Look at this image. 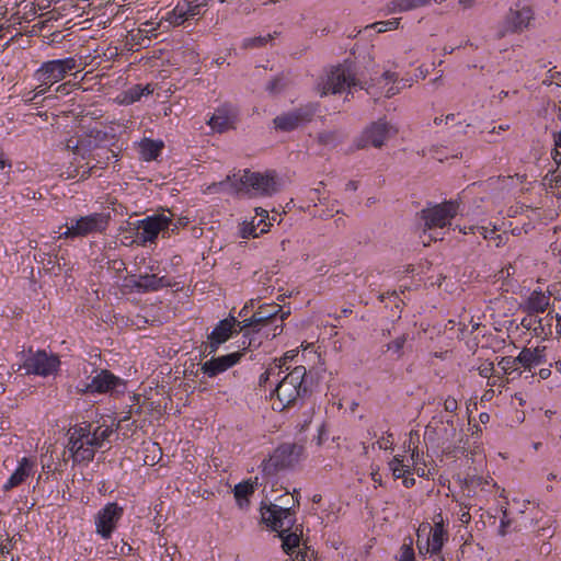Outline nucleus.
Returning a JSON list of instances; mask_svg holds the SVG:
<instances>
[{"label": "nucleus", "instance_id": "9", "mask_svg": "<svg viewBox=\"0 0 561 561\" xmlns=\"http://www.w3.org/2000/svg\"><path fill=\"white\" fill-rule=\"evenodd\" d=\"M171 227V211L148 216L137 222V229L140 231L138 238L142 243L154 242L161 232L163 237H169Z\"/></svg>", "mask_w": 561, "mask_h": 561}, {"label": "nucleus", "instance_id": "33", "mask_svg": "<svg viewBox=\"0 0 561 561\" xmlns=\"http://www.w3.org/2000/svg\"><path fill=\"white\" fill-rule=\"evenodd\" d=\"M159 25H160V23L153 22L151 20L140 23V25L137 30V33L131 34L133 39H135V38H138V41L142 39V38L150 39L152 36H157L156 31Z\"/></svg>", "mask_w": 561, "mask_h": 561}, {"label": "nucleus", "instance_id": "43", "mask_svg": "<svg viewBox=\"0 0 561 561\" xmlns=\"http://www.w3.org/2000/svg\"><path fill=\"white\" fill-rule=\"evenodd\" d=\"M190 219L187 217H179L176 220L173 219V214L171 213V227L169 229V233H175L180 228H184L188 225Z\"/></svg>", "mask_w": 561, "mask_h": 561}, {"label": "nucleus", "instance_id": "63", "mask_svg": "<svg viewBox=\"0 0 561 561\" xmlns=\"http://www.w3.org/2000/svg\"><path fill=\"white\" fill-rule=\"evenodd\" d=\"M479 420L481 423L486 424L490 421V414H488L485 412L480 413Z\"/></svg>", "mask_w": 561, "mask_h": 561}, {"label": "nucleus", "instance_id": "20", "mask_svg": "<svg viewBox=\"0 0 561 561\" xmlns=\"http://www.w3.org/2000/svg\"><path fill=\"white\" fill-rule=\"evenodd\" d=\"M516 360L525 370L531 371L534 367L546 363V346L525 347L516 357Z\"/></svg>", "mask_w": 561, "mask_h": 561}, {"label": "nucleus", "instance_id": "62", "mask_svg": "<svg viewBox=\"0 0 561 561\" xmlns=\"http://www.w3.org/2000/svg\"><path fill=\"white\" fill-rule=\"evenodd\" d=\"M459 4L463 8V9H469V8H472L473 4H474V0H459Z\"/></svg>", "mask_w": 561, "mask_h": 561}, {"label": "nucleus", "instance_id": "32", "mask_svg": "<svg viewBox=\"0 0 561 561\" xmlns=\"http://www.w3.org/2000/svg\"><path fill=\"white\" fill-rule=\"evenodd\" d=\"M240 332H243V337L248 339V342L247 341H243L242 342V345H243V348H242V353L244 354V351L249 350V351H252V350H256L259 348L262 343H263V335L261 334L262 331L260 333L257 332H254L251 328H248L245 330H240Z\"/></svg>", "mask_w": 561, "mask_h": 561}, {"label": "nucleus", "instance_id": "25", "mask_svg": "<svg viewBox=\"0 0 561 561\" xmlns=\"http://www.w3.org/2000/svg\"><path fill=\"white\" fill-rule=\"evenodd\" d=\"M115 157H117V154L113 150L101 148L95 154H93L92 160L95 161V163L91 164L87 170H83L80 174V179L84 180L94 174L96 170L104 169L108 160Z\"/></svg>", "mask_w": 561, "mask_h": 561}, {"label": "nucleus", "instance_id": "17", "mask_svg": "<svg viewBox=\"0 0 561 561\" xmlns=\"http://www.w3.org/2000/svg\"><path fill=\"white\" fill-rule=\"evenodd\" d=\"M553 322H556L557 332L561 333V316L548 312L546 317H525L522 320V325L528 330H533L536 336H549L552 334Z\"/></svg>", "mask_w": 561, "mask_h": 561}, {"label": "nucleus", "instance_id": "10", "mask_svg": "<svg viewBox=\"0 0 561 561\" xmlns=\"http://www.w3.org/2000/svg\"><path fill=\"white\" fill-rule=\"evenodd\" d=\"M459 205L449 201L434 205L421 211V218L424 220L425 230L434 228H444L450 225L451 219L457 215Z\"/></svg>", "mask_w": 561, "mask_h": 561}, {"label": "nucleus", "instance_id": "23", "mask_svg": "<svg viewBox=\"0 0 561 561\" xmlns=\"http://www.w3.org/2000/svg\"><path fill=\"white\" fill-rule=\"evenodd\" d=\"M34 467V462L28 458L24 457L19 462V467L8 479L7 483L3 485V491L9 492L12 489L21 485L32 473Z\"/></svg>", "mask_w": 561, "mask_h": 561}, {"label": "nucleus", "instance_id": "19", "mask_svg": "<svg viewBox=\"0 0 561 561\" xmlns=\"http://www.w3.org/2000/svg\"><path fill=\"white\" fill-rule=\"evenodd\" d=\"M119 382V378L114 376L108 370H101L96 376H94L90 383L85 386L84 389H81L84 393H104L112 389H114Z\"/></svg>", "mask_w": 561, "mask_h": 561}, {"label": "nucleus", "instance_id": "29", "mask_svg": "<svg viewBox=\"0 0 561 561\" xmlns=\"http://www.w3.org/2000/svg\"><path fill=\"white\" fill-rule=\"evenodd\" d=\"M232 117L226 108H218L208 121V125L216 131L222 133L232 127Z\"/></svg>", "mask_w": 561, "mask_h": 561}, {"label": "nucleus", "instance_id": "55", "mask_svg": "<svg viewBox=\"0 0 561 561\" xmlns=\"http://www.w3.org/2000/svg\"><path fill=\"white\" fill-rule=\"evenodd\" d=\"M553 530L551 529V526H543L538 529V536L541 537H552Z\"/></svg>", "mask_w": 561, "mask_h": 561}, {"label": "nucleus", "instance_id": "15", "mask_svg": "<svg viewBox=\"0 0 561 561\" xmlns=\"http://www.w3.org/2000/svg\"><path fill=\"white\" fill-rule=\"evenodd\" d=\"M58 365L59 359L56 356L38 351L26 358L23 367L26 369V374L49 376L57 370Z\"/></svg>", "mask_w": 561, "mask_h": 561}, {"label": "nucleus", "instance_id": "5", "mask_svg": "<svg viewBox=\"0 0 561 561\" xmlns=\"http://www.w3.org/2000/svg\"><path fill=\"white\" fill-rule=\"evenodd\" d=\"M91 424L83 423L69 431L68 449L75 462L93 460L98 446L91 439Z\"/></svg>", "mask_w": 561, "mask_h": 561}, {"label": "nucleus", "instance_id": "27", "mask_svg": "<svg viewBox=\"0 0 561 561\" xmlns=\"http://www.w3.org/2000/svg\"><path fill=\"white\" fill-rule=\"evenodd\" d=\"M207 2L208 0H183L176 4L178 15L193 19L202 13Z\"/></svg>", "mask_w": 561, "mask_h": 561}, {"label": "nucleus", "instance_id": "4", "mask_svg": "<svg viewBox=\"0 0 561 561\" xmlns=\"http://www.w3.org/2000/svg\"><path fill=\"white\" fill-rule=\"evenodd\" d=\"M288 316L289 311H283L277 304L261 305L249 319H243L240 322L243 323L240 330L251 328L254 332L260 333L264 328L273 325L272 334H265V339L272 340L283 332V322Z\"/></svg>", "mask_w": 561, "mask_h": 561}, {"label": "nucleus", "instance_id": "48", "mask_svg": "<svg viewBox=\"0 0 561 561\" xmlns=\"http://www.w3.org/2000/svg\"><path fill=\"white\" fill-rule=\"evenodd\" d=\"M511 524H512V520L508 518L507 511L505 510V511H503V517L501 519L499 534L501 536H505L507 534V529L511 526Z\"/></svg>", "mask_w": 561, "mask_h": 561}, {"label": "nucleus", "instance_id": "57", "mask_svg": "<svg viewBox=\"0 0 561 561\" xmlns=\"http://www.w3.org/2000/svg\"><path fill=\"white\" fill-rule=\"evenodd\" d=\"M411 459L413 460L414 466H417L419 462L421 461V455H420L417 447H414L412 449Z\"/></svg>", "mask_w": 561, "mask_h": 561}, {"label": "nucleus", "instance_id": "44", "mask_svg": "<svg viewBox=\"0 0 561 561\" xmlns=\"http://www.w3.org/2000/svg\"><path fill=\"white\" fill-rule=\"evenodd\" d=\"M275 370H278L277 376L282 373V364H275L271 366L264 374L261 375L259 383L260 386H265L270 379V376L275 375Z\"/></svg>", "mask_w": 561, "mask_h": 561}, {"label": "nucleus", "instance_id": "31", "mask_svg": "<svg viewBox=\"0 0 561 561\" xmlns=\"http://www.w3.org/2000/svg\"><path fill=\"white\" fill-rule=\"evenodd\" d=\"M344 139V134L339 130H323L318 134L317 140L320 145L334 148Z\"/></svg>", "mask_w": 561, "mask_h": 561}, {"label": "nucleus", "instance_id": "59", "mask_svg": "<svg viewBox=\"0 0 561 561\" xmlns=\"http://www.w3.org/2000/svg\"><path fill=\"white\" fill-rule=\"evenodd\" d=\"M402 482H403V485L409 489V488H412L415 484V479L412 478V477H405L404 476Z\"/></svg>", "mask_w": 561, "mask_h": 561}, {"label": "nucleus", "instance_id": "37", "mask_svg": "<svg viewBox=\"0 0 561 561\" xmlns=\"http://www.w3.org/2000/svg\"><path fill=\"white\" fill-rule=\"evenodd\" d=\"M162 147H163L162 142H156L153 140L145 141L142 145V153H144L145 159L146 160L156 159L159 156Z\"/></svg>", "mask_w": 561, "mask_h": 561}, {"label": "nucleus", "instance_id": "47", "mask_svg": "<svg viewBox=\"0 0 561 561\" xmlns=\"http://www.w3.org/2000/svg\"><path fill=\"white\" fill-rule=\"evenodd\" d=\"M414 559L413 549L408 545H403L400 549V558L398 561H414Z\"/></svg>", "mask_w": 561, "mask_h": 561}, {"label": "nucleus", "instance_id": "52", "mask_svg": "<svg viewBox=\"0 0 561 561\" xmlns=\"http://www.w3.org/2000/svg\"><path fill=\"white\" fill-rule=\"evenodd\" d=\"M444 409L447 412H456L458 409V402L455 398L448 397L444 401Z\"/></svg>", "mask_w": 561, "mask_h": 561}, {"label": "nucleus", "instance_id": "34", "mask_svg": "<svg viewBox=\"0 0 561 561\" xmlns=\"http://www.w3.org/2000/svg\"><path fill=\"white\" fill-rule=\"evenodd\" d=\"M113 434V430L110 426H98L91 431V439L94 442V446L101 448L105 440Z\"/></svg>", "mask_w": 561, "mask_h": 561}, {"label": "nucleus", "instance_id": "36", "mask_svg": "<svg viewBox=\"0 0 561 561\" xmlns=\"http://www.w3.org/2000/svg\"><path fill=\"white\" fill-rule=\"evenodd\" d=\"M389 468L396 479L404 478L407 473H410L409 466L404 463L400 456L393 457V459L389 462Z\"/></svg>", "mask_w": 561, "mask_h": 561}, {"label": "nucleus", "instance_id": "53", "mask_svg": "<svg viewBox=\"0 0 561 561\" xmlns=\"http://www.w3.org/2000/svg\"><path fill=\"white\" fill-rule=\"evenodd\" d=\"M392 439L391 435H388L387 437H382L381 439L377 440V445L380 449H390L392 447Z\"/></svg>", "mask_w": 561, "mask_h": 561}, {"label": "nucleus", "instance_id": "6", "mask_svg": "<svg viewBox=\"0 0 561 561\" xmlns=\"http://www.w3.org/2000/svg\"><path fill=\"white\" fill-rule=\"evenodd\" d=\"M304 447L286 443L278 446L268 459H264L261 467L265 476H274L278 471L295 466L302 454Z\"/></svg>", "mask_w": 561, "mask_h": 561}, {"label": "nucleus", "instance_id": "24", "mask_svg": "<svg viewBox=\"0 0 561 561\" xmlns=\"http://www.w3.org/2000/svg\"><path fill=\"white\" fill-rule=\"evenodd\" d=\"M445 536L446 531L444 529L443 522H436L434 527L431 529V534L427 539V551L431 552L432 556L436 557L439 561H443L439 552L443 548Z\"/></svg>", "mask_w": 561, "mask_h": 561}, {"label": "nucleus", "instance_id": "1", "mask_svg": "<svg viewBox=\"0 0 561 561\" xmlns=\"http://www.w3.org/2000/svg\"><path fill=\"white\" fill-rule=\"evenodd\" d=\"M294 504L290 507H282L276 504H268L261 507L263 522L273 530L279 534L282 538V547L286 553H290L295 548L299 547L300 536L302 534L301 525L291 528L296 522V511L300 504V493L297 489L291 492Z\"/></svg>", "mask_w": 561, "mask_h": 561}, {"label": "nucleus", "instance_id": "38", "mask_svg": "<svg viewBox=\"0 0 561 561\" xmlns=\"http://www.w3.org/2000/svg\"><path fill=\"white\" fill-rule=\"evenodd\" d=\"M254 485L250 482H242L236 485L234 488V496L240 505H242V500L248 502V496L253 494Z\"/></svg>", "mask_w": 561, "mask_h": 561}, {"label": "nucleus", "instance_id": "8", "mask_svg": "<svg viewBox=\"0 0 561 561\" xmlns=\"http://www.w3.org/2000/svg\"><path fill=\"white\" fill-rule=\"evenodd\" d=\"M318 112V104L308 103L295 110L283 113L273 119L275 129L280 131H291L310 123Z\"/></svg>", "mask_w": 561, "mask_h": 561}, {"label": "nucleus", "instance_id": "42", "mask_svg": "<svg viewBox=\"0 0 561 561\" xmlns=\"http://www.w3.org/2000/svg\"><path fill=\"white\" fill-rule=\"evenodd\" d=\"M407 342L405 335H400L387 345L388 351H392L397 357L402 355V348Z\"/></svg>", "mask_w": 561, "mask_h": 561}, {"label": "nucleus", "instance_id": "18", "mask_svg": "<svg viewBox=\"0 0 561 561\" xmlns=\"http://www.w3.org/2000/svg\"><path fill=\"white\" fill-rule=\"evenodd\" d=\"M242 356V352H234L224 356L213 357L205 362L201 369L205 375L213 378L236 365Z\"/></svg>", "mask_w": 561, "mask_h": 561}, {"label": "nucleus", "instance_id": "41", "mask_svg": "<svg viewBox=\"0 0 561 561\" xmlns=\"http://www.w3.org/2000/svg\"><path fill=\"white\" fill-rule=\"evenodd\" d=\"M400 25V19H391L387 21H380L376 22L368 27H377L379 33L389 31V30H397Z\"/></svg>", "mask_w": 561, "mask_h": 561}, {"label": "nucleus", "instance_id": "16", "mask_svg": "<svg viewBox=\"0 0 561 561\" xmlns=\"http://www.w3.org/2000/svg\"><path fill=\"white\" fill-rule=\"evenodd\" d=\"M122 514L123 508L116 503L106 504L95 517L96 533L103 538H110Z\"/></svg>", "mask_w": 561, "mask_h": 561}, {"label": "nucleus", "instance_id": "49", "mask_svg": "<svg viewBox=\"0 0 561 561\" xmlns=\"http://www.w3.org/2000/svg\"><path fill=\"white\" fill-rule=\"evenodd\" d=\"M469 511H470V507L468 505H463V504L460 505L459 520L465 525L469 524L471 520V515H470Z\"/></svg>", "mask_w": 561, "mask_h": 561}, {"label": "nucleus", "instance_id": "2", "mask_svg": "<svg viewBox=\"0 0 561 561\" xmlns=\"http://www.w3.org/2000/svg\"><path fill=\"white\" fill-rule=\"evenodd\" d=\"M307 375L306 367L296 366L285 377H283L274 390L273 409L283 411L295 407L308 393V387L305 381Z\"/></svg>", "mask_w": 561, "mask_h": 561}, {"label": "nucleus", "instance_id": "64", "mask_svg": "<svg viewBox=\"0 0 561 561\" xmlns=\"http://www.w3.org/2000/svg\"><path fill=\"white\" fill-rule=\"evenodd\" d=\"M371 479L375 483H377L378 485H381V476L378 472H373Z\"/></svg>", "mask_w": 561, "mask_h": 561}, {"label": "nucleus", "instance_id": "50", "mask_svg": "<svg viewBox=\"0 0 561 561\" xmlns=\"http://www.w3.org/2000/svg\"><path fill=\"white\" fill-rule=\"evenodd\" d=\"M556 150L553 159L560 165L561 163V131L554 137Z\"/></svg>", "mask_w": 561, "mask_h": 561}, {"label": "nucleus", "instance_id": "28", "mask_svg": "<svg viewBox=\"0 0 561 561\" xmlns=\"http://www.w3.org/2000/svg\"><path fill=\"white\" fill-rule=\"evenodd\" d=\"M431 0H392L386 5L388 14L396 12L411 11L421 7L428 5Z\"/></svg>", "mask_w": 561, "mask_h": 561}, {"label": "nucleus", "instance_id": "58", "mask_svg": "<svg viewBox=\"0 0 561 561\" xmlns=\"http://www.w3.org/2000/svg\"><path fill=\"white\" fill-rule=\"evenodd\" d=\"M445 124H460V122L458 121V114H448L447 116H445Z\"/></svg>", "mask_w": 561, "mask_h": 561}, {"label": "nucleus", "instance_id": "11", "mask_svg": "<svg viewBox=\"0 0 561 561\" xmlns=\"http://www.w3.org/2000/svg\"><path fill=\"white\" fill-rule=\"evenodd\" d=\"M240 322L233 316L221 320L208 335V341L202 345L203 354L215 353L222 343L229 340L233 332H240L239 329L243 324Z\"/></svg>", "mask_w": 561, "mask_h": 561}, {"label": "nucleus", "instance_id": "14", "mask_svg": "<svg viewBox=\"0 0 561 561\" xmlns=\"http://www.w3.org/2000/svg\"><path fill=\"white\" fill-rule=\"evenodd\" d=\"M357 80L354 75L342 66L335 67L329 75L325 82L322 85L320 94L327 95L329 93H340L345 87H356Z\"/></svg>", "mask_w": 561, "mask_h": 561}, {"label": "nucleus", "instance_id": "3", "mask_svg": "<svg viewBox=\"0 0 561 561\" xmlns=\"http://www.w3.org/2000/svg\"><path fill=\"white\" fill-rule=\"evenodd\" d=\"M84 66L76 57L45 61L34 72V79L39 83L36 94H44L55 83L61 81L71 71H82Z\"/></svg>", "mask_w": 561, "mask_h": 561}, {"label": "nucleus", "instance_id": "12", "mask_svg": "<svg viewBox=\"0 0 561 561\" xmlns=\"http://www.w3.org/2000/svg\"><path fill=\"white\" fill-rule=\"evenodd\" d=\"M397 133L398 130L392 125L383 119H379L365 128L358 139L357 147L365 148L371 145L375 148H381L383 144Z\"/></svg>", "mask_w": 561, "mask_h": 561}, {"label": "nucleus", "instance_id": "60", "mask_svg": "<svg viewBox=\"0 0 561 561\" xmlns=\"http://www.w3.org/2000/svg\"><path fill=\"white\" fill-rule=\"evenodd\" d=\"M550 375H551V369H550V368H548V367H547V368H541V369L539 370V377H540L541 379H543V380H545V379H548V378L550 377Z\"/></svg>", "mask_w": 561, "mask_h": 561}, {"label": "nucleus", "instance_id": "22", "mask_svg": "<svg viewBox=\"0 0 561 561\" xmlns=\"http://www.w3.org/2000/svg\"><path fill=\"white\" fill-rule=\"evenodd\" d=\"M533 19V11L528 7L520 10L511 9L506 15L507 30L511 32H522L526 28Z\"/></svg>", "mask_w": 561, "mask_h": 561}, {"label": "nucleus", "instance_id": "7", "mask_svg": "<svg viewBox=\"0 0 561 561\" xmlns=\"http://www.w3.org/2000/svg\"><path fill=\"white\" fill-rule=\"evenodd\" d=\"M110 216L103 213H93L72 219L70 225H66V230L60 233V238H81L88 234L103 232L108 226Z\"/></svg>", "mask_w": 561, "mask_h": 561}, {"label": "nucleus", "instance_id": "56", "mask_svg": "<svg viewBox=\"0 0 561 561\" xmlns=\"http://www.w3.org/2000/svg\"><path fill=\"white\" fill-rule=\"evenodd\" d=\"M9 1L0 0V21L5 18L8 13Z\"/></svg>", "mask_w": 561, "mask_h": 561}, {"label": "nucleus", "instance_id": "39", "mask_svg": "<svg viewBox=\"0 0 561 561\" xmlns=\"http://www.w3.org/2000/svg\"><path fill=\"white\" fill-rule=\"evenodd\" d=\"M497 365L504 374L512 375L518 370L519 363L516 360V357L506 356L502 357Z\"/></svg>", "mask_w": 561, "mask_h": 561}, {"label": "nucleus", "instance_id": "61", "mask_svg": "<svg viewBox=\"0 0 561 561\" xmlns=\"http://www.w3.org/2000/svg\"><path fill=\"white\" fill-rule=\"evenodd\" d=\"M307 558H308L307 552L298 551L293 561H308Z\"/></svg>", "mask_w": 561, "mask_h": 561}, {"label": "nucleus", "instance_id": "13", "mask_svg": "<svg viewBox=\"0 0 561 561\" xmlns=\"http://www.w3.org/2000/svg\"><path fill=\"white\" fill-rule=\"evenodd\" d=\"M239 182L241 185V187L238 188L239 191L243 188H252L256 194L266 196H270L277 191L276 179L270 173L262 174L260 172L244 170L239 176Z\"/></svg>", "mask_w": 561, "mask_h": 561}, {"label": "nucleus", "instance_id": "26", "mask_svg": "<svg viewBox=\"0 0 561 561\" xmlns=\"http://www.w3.org/2000/svg\"><path fill=\"white\" fill-rule=\"evenodd\" d=\"M256 214L261 216V219L257 221V224H254V221L243 224L241 229L242 238H256L267 231L268 224L265 221V218L268 217L267 211L265 209L257 208Z\"/></svg>", "mask_w": 561, "mask_h": 561}, {"label": "nucleus", "instance_id": "40", "mask_svg": "<svg viewBox=\"0 0 561 561\" xmlns=\"http://www.w3.org/2000/svg\"><path fill=\"white\" fill-rule=\"evenodd\" d=\"M273 39L272 34H267L266 36H255L244 39L243 47L244 48H256L264 46L266 43Z\"/></svg>", "mask_w": 561, "mask_h": 561}, {"label": "nucleus", "instance_id": "54", "mask_svg": "<svg viewBox=\"0 0 561 561\" xmlns=\"http://www.w3.org/2000/svg\"><path fill=\"white\" fill-rule=\"evenodd\" d=\"M490 233H491L490 237L484 236V238H486V239L490 238V239L494 240L495 247H500L503 243L505 237L502 234L495 233L494 230H492Z\"/></svg>", "mask_w": 561, "mask_h": 561}, {"label": "nucleus", "instance_id": "46", "mask_svg": "<svg viewBox=\"0 0 561 561\" xmlns=\"http://www.w3.org/2000/svg\"><path fill=\"white\" fill-rule=\"evenodd\" d=\"M494 370L492 362H484L478 367L479 375L484 378H490Z\"/></svg>", "mask_w": 561, "mask_h": 561}, {"label": "nucleus", "instance_id": "35", "mask_svg": "<svg viewBox=\"0 0 561 561\" xmlns=\"http://www.w3.org/2000/svg\"><path fill=\"white\" fill-rule=\"evenodd\" d=\"M153 92V90L151 89L150 84H147L145 87L140 85V84H136L134 87H131L127 92H126V100L129 102V103H133V102H136L138 100H140V98L142 95H149Z\"/></svg>", "mask_w": 561, "mask_h": 561}, {"label": "nucleus", "instance_id": "30", "mask_svg": "<svg viewBox=\"0 0 561 561\" xmlns=\"http://www.w3.org/2000/svg\"><path fill=\"white\" fill-rule=\"evenodd\" d=\"M163 279V277H158L154 274H145L139 276L138 280L135 283V286L146 291L157 290L165 285Z\"/></svg>", "mask_w": 561, "mask_h": 561}, {"label": "nucleus", "instance_id": "45", "mask_svg": "<svg viewBox=\"0 0 561 561\" xmlns=\"http://www.w3.org/2000/svg\"><path fill=\"white\" fill-rule=\"evenodd\" d=\"M165 20L174 25V26H179L181 24H183L185 21L190 20L187 16H180L178 15V12H176V7L168 13V16L165 18Z\"/></svg>", "mask_w": 561, "mask_h": 561}, {"label": "nucleus", "instance_id": "21", "mask_svg": "<svg viewBox=\"0 0 561 561\" xmlns=\"http://www.w3.org/2000/svg\"><path fill=\"white\" fill-rule=\"evenodd\" d=\"M550 305V293L546 294L541 290H534L525 302L526 317H537L543 313Z\"/></svg>", "mask_w": 561, "mask_h": 561}, {"label": "nucleus", "instance_id": "51", "mask_svg": "<svg viewBox=\"0 0 561 561\" xmlns=\"http://www.w3.org/2000/svg\"><path fill=\"white\" fill-rule=\"evenodd\" d=\"M283 85H282V79L280 78H274L273 80H271L266 87L267 91H270L271 93H276V92H279L282 90Z\"/></svg>", "mask_w": 561, "mask_h": 561}]
</instances>
